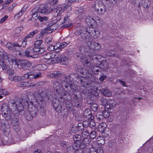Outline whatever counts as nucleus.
Here are the masks:
<instances>
[{"label": "nucleus", "instance_id": "a211bd4d", "mask_svg": "<svg viewBox=\"0 0 153 153\" xmlns=\"http://www.w3.org/2000/svg\"><path fill=\"white\" fill-rule=\"evenodd\" d=\"M85 21L87 24L91 27H92L94 25L95 26L96 24V21L90 16H87Z\"/></svg>", "mask_w": 153, "mask_h": 153}, {"label": "nucleus", "instance_id": "09e8293b", "mask_svg": "<svg viewBox=\"0 0 153 153\" xmlns=\"http://www.w3.org/2000/svg\"><path fill=\"white\" fill-rule=\"evenodd\" d=\"M96 133L94 131H91L89 132L90 137L91 139H94L96 136Z\"/></svg>", "mask_w": 153, "mask_h": 153}, {"label": "nucleus", "instance_id": "6ab92c4d", "mask_svg": "<svg viewBox=\"0 0 153 153\" xmlns=\"http://www.w3.org/2000/svg\"><path fill=\"white\" fill-rule=\"evenodd\" d=\"M117 103L113 100L108 101L105 106V108L108 109H112L115 107Z\"/></svg>", "mask_w": 153, "mask_h": 153}, {"label": "nucleus", "instance_id": "c9c22d12", "mask_svg": "<svg viewBox=\"0 0 153 153\" xmlns=\"http://www.w3.org/2000/svg\"><path fill=\"white\" fill-rule=\"evenodd\" d=\"M37 68H38L39 70L42 71L47 69L48 65L43 64H40L37 66Z\"/></svg>", "mask_w": 153, "mask_h": 153}, {"label": "nucleus", "instance_id": "7ed1b4c3", "mask_svg": "<svg viewBox=\"0 0 153 153\" xmlns=\"http://www.w3.org/2000/svg\"><path fill=\"white\" fill-rule=\"evenodd\" d=\"M79 51L81 53L85 55L81 58V60L83 65L86 66L91 61L92 58L90 56V54L91 51H89L90 49L89 47L87 46H85L83 45H81L79 48Z\"/></svg>", "mask_w": 153, "mask_h": 153}, {"label": "nucleus", "instance_id": "412c9836", "mask_svg": "<svg viewBox=\"0 0 153 153\" xmlns=\"http://www.w3.org/2000/svg\"><path fill=\"white\" fill-rule=\"evenodd\" d=\"M73 138L74 141V143H76L78 146L79 147L81 143L80 142L81 140V137L80 135L75 134L73 136Z\"/></svg>", "mask_w": 153, "mask_h": 153}, {"label": "nucleus", "instance_id": "0eeeda50", "mask_svg": "<svg viewBox=\"0 0 153 153\" xmlns=\"http://www.w3.org/2000/svg\"><path fill=\"white\" fill-rule=\"evenodd\" d=\"M0 56L2 59L3 60H6L8 62H12V63H15L16 65V63L18 62L19 60L16 59L15 57L10 54H7L3 50L0 51Z\"/></svg>", "mask_w": 153, "mask_h": 153}, {"label": "nucleus", "instance_id": "423d86ee", "mask_svg": "<svg viewBox=\"0 0 153 153\" xmlns=\"http://www.w3.org/2000/svg\"><path fill=\"white\" fill-rule=\"evenodd\" d=\"M71 9V5H68L66 4L59 5L57 8H55L52 10V16L54 17L57 16L59 14L63 12L64 10L67 9L68 11H70Z\"/></svg>", "mask_w": 153, "mask_h": 153}, {"label": "nucleus", "instance_id": "a878e982", "mask_svg": "<svg viewBox=\"0 0 153 153\" xmlns=\"http://www.w3.org/2000/svg\"><path fill=\"white\" fill-rule=\"evenodd\" d=\"M62 73L59 71H54L52 73L49 74L48 76L51 78H57L60 76Z\"/></svg>", "mask_w": 153, "mask_h": 153}, {"label": "nucleus", "instance_id": "b1692460", "mask_svg": "<svg viewBox=\"0 0 153 153\" xmlns=\"http://www.w3.org/2000/svg\"><path fill=\"white\" fill-rule=\"evenodd\" d=\"M36 113L34 111H30L25 114V117L27 120H31L32 119L34 115H36Z\"/></svg>", "mask_w": 153, "mask_h": 153}, {"label": "nucleus", "instance_id": "bf43d9fd", "mask_svg": "<svg viewBox=\"0 0 153 153\" xmlns=\"http://www.w3.org/2000/svg\"><path fill=\"white\" fill-rule=\"evenodd\" d=\"M48 48L47 49L49 51H55V47H54L55 46H53V45H50L49 44H48L47 45Z\"/></svg>", "mask_w": 153, "mask_h": 153}, {"label": "nucleus", "instance_id": "393cba45", "mask_svg": "<svg viewBox=\"0 0 153 153\" xmlns=\"http://www.w3.org/2000/svg\"><path fill=\"white\" fill-rule=\"evenodd\" d=\"M79 77V76L77 74L75 73H72L70 74L69 75V78L67 77H67L68 79V80H70V82H72V81H74L76 80V79L78 78Z\"/></svg>", "mask_w": 153, "mask_h": 153}, {"label": "nucleus", "instance_id": "4d7b16f0", "mask_svg": "<svg viewBox=\"0 0 153 153\" xmlns=\"http://www.w3.org/2000/svg\"><path fill=\"white\" fill-rule=\"evenodd\" d=\"M100 103L101 105L105 106L108 102L106 99H105L103 97L101 98L100 100Z\"/></svg>", "mask_w": 153, "mask_h": 153}, {"label": "nucleus", "instance_id": "ddd939ff", "mask_svg": "<svg viewBox=\"0 0 153 153\" xmlns=\"http://www.w3.org/2000/svg\"><path fill=\"white\" fill-rule=\"evenodd\" d=\"M52 104L54 109L58 113L61 112L62 107L61 102L57 98H55L52 102Z\"/></svg>", "mask_w": 153, "mask_h": 153}, {"label": "nucleus", "instance_id": "58836bf2", "mask_svg": "<svg viewBox=\"0 0 153 153\" xmlns=\"http://www.w3.org/2000/svg\"><path fill=\"white\" fill-rule=\"evenodd\" d=\"M150 2L148 0H142V6L146 8L149 7Z\"/></svg>", "mask_w": 153, "mask_h": 153}, {"label": "nucleus", "instance_id": "2f4dec72", "mask_svg": "<svg viewBox=\"0 0 153 153\" xmlns=\"http://www.w3.org/2000/svg\"><path fill=\"white\" fill-rule=\"evenodd\" d=\"M30 83L29 82H19L17 84L18 86L20 87H28Z\"/></svg>", "mask_w": 153, "mask_h": 153}, {"label": "nucleus", "instance_id": "774afa93", "mask_svg": "<svg viewBox=\"0 0 153 153\" xmlns=\"http://www.w3.org/2000/svg\"><path fill=\"white\" fill-rule=\"evenodd\" d=\"M23 30V28L22 27H17L15 30V33L18 34Z\"/></svg>", "mask_w": 153, "mask_h": 153}, {"label": "nucleus", "instance_id": "5fc2aeb1", "mask_svg": "<svg viewBox=\"0 0 153 153\" xmlns=\"http://www.w3.org/2000/svg\"><path fill=\"white\" fill-rule=\"evenodd\" d=\"M90 62L88 64V65L85 66V65H84L85 66H87V67H89L90 68H92V70H97V68H98V66H93V65L92 64H91L90 63Z\"/></svg>", "mask_w": 153, "mask_h": 153}, {"label": "nucleus", "instance_id": "338daca9", "mask_svg": "<svg viewBox=\"0 0 153 153\" xmlns=\"http://www.w3.org/2000/svg\"><path fill=\"white\" fill-rule=\"evenodd\" d=\"M77 129L79 131H82L84 129V127L82 124L79 123L77 126Z\"/></svg>", "mask_w": 153, "mask_h": 153}, {"label": "nucleus", "instance_id": "aec40b11", "mask_svg": "<svg viewBox=\"0 0 153 153\" xmlns=\"http://www.w3.org/2000/svg\"><path fill=\"white\" fill-rule=\"evenodd\" d=\"M45 51L44 48H36L34 46L32 50L33 55L39 54H42Z\"/></svg>", "mask_w": 153, "mask_h": 153}, {"label": "nucleus", "instance_id": "dca6fc26", "mask_svg": "<svg viewBox=\"0 0 153 153\" xmlns=\"http://www.w3.org/2000/svg\"><path fill=\"white\" fill-rule=\"evenodd\" d=\"M76 143L72 144L70 143V145L68 146L67 147L66 151L69 153H74L78 149V146Z\"/></svg>", "mask_w": 153, "mask_h": 153}, {"label": "nucleus", "instance_id": "3c124183", "mask_svg": "<svg viewBox=\"0 0 153 153\" xmlns=\"http://www.w3.org/2000/svg\"><path fill=\"white\" fill-rule=\"evenodd\" d=\"M38 19L40 22H42L48 21V18L45 16H43V17L39 16Z\"/></svg>", "mask_w": 153, "mask_h": 153}, {"label": "nucleus", "instance_id": "8fccbe9b", "mask_svg": "<svg viewBox=\"0 0 153 153\" xmlns=\"http://www.w3.org/2000/svg\"><path fill=\"white\" fill-rule=\"evenodd\" d=\"M7 124L4 123V126H2V128L3 129L4 128V133H6L7 132H9L10 130V129H9L10 126L8 125H7Z\"/></svg>", "mask_w": 153, "mask_h": 153}, {"label": "nucleus", "instance_id": "e433bc0d", "mask_svg": "<svg viewBox=\"0 0 153 153\" xmlns=\"http://www.w3.org/2000/svg\"><path fill=\"white\" fill-rule=\"evenodd\" d=\"M1 110L4 112L5 111H9L10 109L8 108L7 104L6 103H4L1 107Z\"/></svg>", "mask_w": 153, "mask_h": 153}, {"label": "nucleus", "instance_id": "6e6552de", "mask_svg": "<svg viewBox=\"0 0 153 153\" xmlns=\"http://www.w3.org/2000/svg\"><path fill=\"white\" fill-rule=\"evenodd\" d=\"M94 6L95 11L99 15H102L106 11L105 8L101 1H96L94 2Z\"/></svg>", "mask_w": 153, "mask_h": 153}, {"label": "nucleus", "instance_id": "f704fd0d", "mask_svg": "<svg viewBox=\"0 0 153 153\" xmlns=\"http://www.w3.org/2000/svg\"><path fill=\"white\" fill-rule=\"evenodd\" d=\"M43 42V41L41 40H37L34 43V45L36 48H41V45Z\"/></svg>", "mask_w": 153, "mask_h": 153}, {"label": "nucleus", "instance_id": "c85d7f7f", "mask_svg": "<svg viewBox=\"0 0 153 153\" xmlns=\"http://www.w3.org/2000/svg\"><path fill=\"white\" fill-rule=\"evenodd\" d=\"M84 116L87 118H90L91 117L92 114L91 111L88 109H86L84 111L83 113Z\"/></svg>", "mask_w": 153, "mask_h": 153}, {"label": "nucleus", "instance_id": "f257e3e1", "mask_svg": "<svg viewBox=\"0 0 153 153\" xmlns=\"http://www.w3.org/2000/svg\"><path fill=\"white\" fill-rule=\"evenodd\" d=\"M36 103L40 105L41 109L42 106L45 104V102L48 100L52 99L53 96L51 94L50 92L48 89L38 91H35L33 94Z\"/></svg>", "mask_w": 153, "mask_h": 153}, {"label": "nucleus", "instance_id": "9d476101", "mask_svg": "<svg viewBox=\"0 0 153 153\" xmlns=\"http://www.w3.org/2000/svg\"><path fill=\"white\" fill-rule=\"evenodd\" d=\"M18 66L22 68L27 70L30 67L31 63L28 60L24 59L19 60L16 63Z\"/></svg>", "mask_w": 153, "mask_h": 153}, {"label": "nucleus", "instance_id": "7c9ffc66", "mask_svg": "<svg viewBox=\"0 0 153 153\" xmlns=\"http://www.w3.org/2000/svg\"><path fill=\"white\" fill-rule=\"evenodd\" d=\"M69 58L67 57H62L61 58V62L63 65H67L70 62Z\"/></svg>", "mask_w": 153, "mask_h": 153}, {"label": "nucleus", "instance_id": "864d4df0", "mask_svg": "<svg viewBox=\"0 0 153 153\" xmlns=\"http://www.w3.org/2000/svg\"><path fill=\"white\" fill-rule=\"evenodd\" d=\"M60 144L63 147H67L68 146L70 145V143L68 142L62 141L61 142Z\"/></svg>", "mask_w": 153, "mask_h": 153}, {"label": "nucleus", "instance_id": "79ce46f5", "mask_svg": "<svg viewBox=\"0 0 153 153\" xmlns=\"http://www.w3.org/2000/svg\"><path fill=\"white\" fill-rule=\"evenodd\" d=\"M91 140L88 138H84L82 140V143L85 145H88L91 142Z\"/></svg>", "mask_w": 153, "mask_h": 153}, {"label": "nucleus", "instance_id": "f8f14e48", "mask_svg": "<svg viewBox=\"0 0 153 153\" xmlns=\"http://www.w3.org/2000/svg\"><path fill=\"white\" fill-rule=\"evenodd\" d=\"M79 33L80 36L83 39H88L90 38V36L88 33L87 29L83 27H81L78 31Z\"/></svg>", "mask_w": 153, "mask_h": 153}, {"label": "nucleus", "instance_id": "0e129e2a", "mask_svg": "<svg viewBox=\"0 0 153 153\" xmlns=\"http://www.w3.org/2000/svg\"><path fill=\"white\" fill-rule=\"evenodd\" d=\"M91 92H96L98 89V88L96 86L91 85L90 86Z\"/></svg>", "mask_w": 153, "mask_h": 153}, {"label": "nucleus", "instance_id": "1a4fd4ad", "mask_svg": "<svg viewBox=\"0 0 153 153\" xmlns=\"http://www.w3.org/2000/svg\"><path fill=\"white\" fill-rule=\"evenodd\" d=\"M39 10H38L42 13H47L48 14L55 9L54 5H51L50 3L45 5H41L39 6Z\"/></svg>", "mask_w": 153, "mask_h": 153}, {"label": "nucleus", "instance_id": "72a5a7b5", "mask_svg": "<svg viewBox=\"0 0 153 153\" xmlns=\"http://www.w3.org/2000/svg\"><path fill=\"white\" fill-rule=\"evenodd\" d=\"M22 42L21 44H19L18 43L13 42V45L14 46V48H15V49L19 50L20 49L21 47L23 48L25 47H23L22 45Z\"/></svg>", "mask_w": 153, "mask_h": 153}, {"label": "nucleus", "instance_id": "ea45409f", "mask_svg": "<svg viewBox=\"0 0 153 153\" xmlns=\"http://www.w3.org/2000/svg\"><path fill=\"white\" fill-rule=\"evenodd\" d=\"M4 60H3L0 62V66L2 68L3 70H5L7 69V65Z\"/></svg>", "mask_w": 153, "mask_h": 153}, {"label": "nucleus", "instance_id": "c756f323", "mask_svg": "<svg viewBox=\"0 0 153 153\" xmlns=\"http://www.w3.org/2000/svg\"><path fill=\"white\" fill-rule=\"evenodd\" d=\"M102 94L105 96L110 97L111 95V92L107 89H102L101 90Z\"/></svg>", "mask_w": 153, "mask_h": 153}, {"label": "nucleus", "instance_id": "4c0bfd02", "mask_svg": "<svg viewBox=\"0 0 153 153\" xmlns=\"http://www.w3.org/2000/svg\"><path fill=\"white\" fill-rule=\"evenodd\" d=\"M30 49L27 48L26 50L24 51L25 56L27 57H33V54H32V52L29 51Z\"/></svg>", "mask_w": 153, "mask_h": 153}, {"label": "nucleus", "instance_id": "f03ea898", "mask_svg": "<svg viewBox=\"0 0 153 153\" xmlns=\"http://www.w3.org/2000/svg\"><path fill=\"white\" fill-rule=\"evenodd\" d=\"M30 105H34L33 102H30L29 104L24 99H19L16 102L11 101L10 102L9 108L11 111L15 112L16 114L22 111L24 107L29 106Z\"/></svg>", "mask_w": 153, "mask_h": 153}, {"label": "nucleus", "instance_id": "9b49d317", "mask_svg": "<svg viewBox=\"0 0 153 153\" xmlns=\"http://www.w3.org/2000/svg\"><path fill=\"white\" fill-rule=\"evenodd\" d=\"M86 44L87 46L89 47L91 51L94 50L99 51L101 49V45L99 43L88 41L86 42Z\"/></svg>", "mask_w": 153, "mask_h": 153}, {"label": "nucleus", "instance_id": "cd10ccee", "mask_svg": "<svg viewBox=\"0 0 153 153\" xmlns=\"http://www.w3.org/2000/svg\"><path fill=\"white\" fill-rule=\"evenodd\" d=\"M90 152L92 153H103V149L102 147H98L97 149H90Z\"/></svg>", "mask_w": 153, "mask_h": 153}, {"label": "nucleus", "instance_id": "f3484780", "mask_svg": "<svg viewBox=\"0 0 153 153\" xmlns=\"http://www.w3.org/2000/svg\"><path fill=\"white\" fill-rule=\"evenodd\" d=\"M30 15H32V18L31 20L32 21H35L38 19L39 16L38 14H39V11L37 9H33L30 13Z\"/></svg>", "mask_w": 153, "mask_h": 153}, {"label": "nucleus", "instance_id": "2eb2a0df", "mask_svg": "<svg viewBox=\"0 0 153 153\" xmlns=\"http://www.w3.org/2000/svg\"><path fill=\"white\" fill-rule=\"evenodd\" d=\"M8 78L10 81L16 82L20 80V77L16 76V74L13 70H10L8 71Z\"/></svg>", "mask_w": 153, "mask_h": 153}, {"label": "nucleus", "instance_id": "13d9d810", "mask_svg": "<svg viewBox=\"0 0 153 153\" xmlns=\"http://www.w3.org/2000/svg\"><path fill=\"white\" fill-rule=\"evenodd\" d=\"M54 61V59H53V57H52L51 59H47V60L45 61V62L47 64L51 65L55 63Z\"/></svg>", "mask_w": 153, "mask_h": 153}, {"label": "nucleus", "instance_id": "603ef678", "mask_svg": "<svg viewBox=\"0 0 153 153\" xmlns=\"http://www.w3.org/2000/svg\"><path fill=\"white\" fill-rule=\"evenodd\" d=\"M106 127V125L105 123H102L99 125L98 128L100 131H103L104 130Z\"/></svg>", "mask_w": 153, "mask_h": 153}, {"label": "nucleus", "instance_id": "49530a36", "mask_svg": "<svg viewBox=\"0 0 153 153\" xmlns=\"http://www.w3.org/2000/svg\"><path fill=\"white\" fill-rule=\"evenodd\" d=\"M62 58V57L61 55H58L56 57L53 58V59H54V62L56 63L57 62H61Z\"/></svg>", "mask_w": 153, "mask_h": 153}, {"label": "nucleus", "instance_id": "37998d69", "mask_svg": "<svg viewBox=\"0 0 153 153\" xmlns=\"http://www.w3.org/2000/svg\"><path fill=\"white\" fill-rule=\"evenodd\" d=\"M6 47L10 50H13L14 49L13 44H12L10 42H7L6 45Z\"/></svg>", "mask_w": 153, "mask_h": 153}, {"label": "nucleus", "instance_id": "5701e85b", "mask_svg": "<svg viewBox=\"0 0 153 153\" xmlns=\"http://www.w3.org/2000/svg\"><path fill=\"white\" fill-rule=\"evenodd\" d=\"M65 45L64 44H62V43L58 42L56 44L54 45L55 47V51L56 52H59V50L65 47Z\"/></svg>", "mask_w": 153, "mask_h": 153}, {"label": "nucleus", "instance_id": "39448f33", "mask_svg": "<svg viewBox=\"0 0 153 153\" xmlns=\"http://www.w3.org/2000/svg\"><path fill=\"white\" fill-rule=\"evenodd\" d=\"M53 86L56 92L55 95H58L56 97H59L61 99L63 98V97L66 95L65 93V88L64 86H62V82L60 84L57 81L54 82L53 84Z\"/></svg>", "mask_w": 153, "mask_h": 153}, {"label": "nucleus", "instance_id": "69168bd1", "mask_svg": "<svg viewBox=\"0 0 153 153\" xmlns=\"http://www.w3.org/2000/svg\"><path fill=\"white\" fill-rule=\"evenodd\" d=\"M29 75V74L28 73V72L26 73L24 75L21 76H20V79L25 80V79H28Z\"/></svg>", "mask_w": 153, "mask_h": 153}, {"label": "nucleus", "instance_id": "4468645a", "mask_svg": "<svg viewBox=\"0 0 153 153\" xmlns=\"http://www.w3.org/2000/svg\"><path fill=\"white\" fill-rule=\"evenodd\" d=\"M37 30H35L31 32H30L23 39L22 42V45L23 47H26L27 42V39L31 38L35 34L38 33Z\"/></svg>", "mask_w": 153, "mask_h": 153}, {"label": "nucleus", "instance_id": "20e7f679", "mask_svg": "<svg viewBox=\"0 0 153 153\" xmlns=\"http://www.w3.org/2000/svg\"><path fill=\"white\" fill-rule=\"evenodd\" d=\"M62 86L65 87L66 95L67 94H73L78 90L77 85L73 84L72 82H70L67 77L65 78V80L62 81Z\"/></svg>", "mask_w": 153, "mask_h": 153}, {"label": "nucleus", "instance_id": "e2e57ef3", "mask_svg": "<svg viewBox=\"0 0 153 153\" xmlns=\"http://www.w3.org/2000/svg\"><path fill=\"white\" fill-rule=\"evenodd\" d=\"M52 57L51 54L50 53H47L43 56L44 58L47 60L51 59Z\"/></svg>", "mask_w": 153, "mask_h": 153}, {"label": "nucleus", "instance_id": "6e6d98bb", "mask_svg": "<svg viewBox=\"0 0 153 153\" xmlns=\"http://www.w3.org/2000/svg\"><path fill=\"white\" fill-rule=\"evenodd\" d=\"M98 144L97 142L96 141H94L91 144V147H90V149H96V147L98 146L97 144Z\"/></svg>", "mask_w": 153, "mask_h": 153}, {"label": "nucleus", "instance_id": "bb28decb", "mask_svg": "<svg viewBox=\"0 0 153 153\" xmlns=\"http://www.w3.org/2000/svg\"><path fill=\"white\" fill-rule=\"evenodd\" d=\"M84 122L85 123V122H87L85 121ZM87 122V126H89L91 128H93L94 127L96 124L94 120L93 117H91L89 118Z\"/></svg>", "mask_w": 153, "mask_h": 153}, {"label": "nucleus", "instance_id": "473e14b6", "mask_svg": "<svg viewBox=\"0 0 153 153\" xmlns=\"http://www.w3.org/2000/svg\"><path fill=\"white\" fill-rule=\"evenodd\" d=\"M82 131V136L84 138L86 137L89 135L90 131L89 130L84 129Z\"/></svg>", "mask_w": 153, "mask_h": 153}, {"label": "nucleus", "instance_id": "4be33fe9", "mask_svg": "<svg viewBox=\"0 0 153 153\" xmlns=\"http://www.w3.org/2000/svg\"><path fill=\"white\" fill-rule=\"evenodd\" d=\"M12 123L13 124V129L16 131L18 132L20 129V127L19 125V123L17 119L13 120L12 121Z\"/></svg>", "mask_w": 153, "mask_h": 153}, {"label": "nucleus", "instance_id": "a19ab883", "mask_svg": "<svg viewBox=\"0 0 153 153\" xmlns=\"http://www.w3.org/2000/svg\"><path fill=\"white\" fill-rule=\"evenodd\" d=\"M91 108L93 111H96L98 109V105L96 103H92L91 104Z\"/></svg>", "mask_w": 153, "mask_h": 153}, {"label": "nucleus", "instance_id": "de8ad7c7", "mask_svg": "<svg viewBox=\"0 0 153 153\" xmlns=\"http://www.w3.org/2000/svg\"><path fill=\"white\" fill-rule=\"evenodd\" d=\"M108 2H107V4L110 6H112L113 4H116L117 1L118 0H105Z\"/></svg>", "mask_w": 153, "mask_h": 153}, {"label": "nucleus", "instance_id": "052dcab7", "mask_svg": "<svg viewBox=\"0 0 153 153\" xmlns=\"http://www.w3.org/2000/svg\"><path fill=\"white\" fill-rule=\"evenodd\" d=\"M24 13V11L22 10H21L19 12L15 15L14 18L15 19L18 18L20 16H21Z\"/></svg>", "mask_w": 153, "mask_h": 153}, {"label": "nucleus", "instance_id": "a18cd8bd", "mask_svg": "<svg viewBox=\"0 0 153 153\" xmlns=\"http://www.w3.org/2000/svg\"><path fill=\"white\" fill-rule=\"evenodd\" d=\"M64 23L65 24L62 26V27L64 28L68 27L73 25V24L69 20V21H67Z\"/></svg>", "mask_w": 153, "mask_h": 153}, {"label": "nucleus", "instance_id": "c03bdc74", "mask_svg": "<svg viewBox=\"0 0 153 153\" xmlns=\"http://www.w3.org/2000/svg\"><path fill=\"white\" fill-rule=\"evenodd\" d=\"M102 115L104 118H108L110 116V113L107 110H104L102 113Z\"/></svg>", "mask_w": 153, "mask_h": 153}, {"label": "nucleus", "instance_id": "680f3d73", "mask_svg": "<svg viewBox=\"0 0 153 153\" xmlns=\"http://www.w3.org/2000/svg\"><path fill=\"white\" fill-rule=\"evenodd\" d=\"M90 31V30H89V31H88L89 34L91 36H93L94 38H97V37H96V34L95 33V30H91V32Z\"/></svg>", "mask_w": 153, "mask_h": 153}]
</instances>
